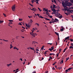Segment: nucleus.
I'll return each mask as SVG.
<instances>
[{
	"instance_id": "f257e3e1",
	"label": "nucleus",
	"mask_w": 73,
	"mask_h": 73,
	"mask_svg": "<svg viewBox=\"0 0 73 73\" xmlns=\"http://www.w3.org/2000/svg\"><path fill=\"white\" fill-rule=\"evenodd\" d=\"M62 4L63 7H64V8H68L66 6L69 7L70 6H71L72 5V3L68 2V1L65 2V3H62Z\"/></svg>"
},
{
	"instance_id": "f03ea898",
	"label": "nucleus",
	"mask_w": 73,
	"mask_h": 73,
	"mask_svg": "<svg viewBox=\"0 0 73 73\" xmlns=\"http://www.w3.org/2000/svg\"><path fill=\"white\" fill-rule=\"evenodd\" d=\"M15 5L13 6L12 7V9L13 11H15V8H16V7L15 6Z\"/></svg>"
},
{
	"instance_id": "7ed1b4c3",
	"label": "nucleus",
	"mask_w": 73,
	"mask_h": 73,
	"mask_svg": "<svg viewBox=\"0 0 73 73\" xmlns=\"http://www.w3.org/2000/svg\"><path fill=\"white\" fill-rule=\"evenodd\" d=\"M30 21H31L29 22V24H30V25H31V24H32V23L33 22V21H32V19H31Z\"/></svg>"
},
{
	"instance_id": "20e7f679",
	"label": "nucleus",
	"mask_w": 73,
	"mask_h": 73,
	"mask_svg": "<svg viewBox=\"0 0 73 73\" xmlns=\"http://www.w3.org/2000/svg\"><path fill=\"white\" fill-rule=\"evenodd\" d=\"M54 21L55 22H57V21H58V20L57 19L55 18L54 19Z\"/></svg>"
},
{
	"instance_id": "39448f33",
	"label": "nucleus",
	"mask_w": 73,
	"mask_h": 73,
	"mask_svg": "<svg viewBox=\"0 0 73 73\" xmlns=\"http://www.w3.org/2000/svg\"><path fill=\"white\" fill-rule=\"evenodd\" d=\"M43 11H46V12H48V9H45V8H44L43 9Z\"/></svg>"
},
{
	"instance_id": "423d86ee",
	"label": "nucleus",
	"mask_w": 73,
	"mask_h": 73,
	"mask_svg": "<svg viewBox=\"0 0 73 73\" xmlns=\"http://www.w3.org/2000/svg\"><path fill=\"white\" fill-rule=\"evenodd\" d=\"M52 11H53V12H54H54H55L56 11V9H52Z\"/></svg>"
},
{
	"instance_id": "0eeeda50",
	"label": "nucleus",
	"mask_w": 73,
	"mask_h": 73,
	"mask_svg": "<svg viewBox=\"0 0 73 73\" xmlns=\"http://www.w3.org/2000/svg\"><path fill=\"white\" fill-rule=\"evenodd\" d=\"M26 26H27V27L29 28V27H31V26H30V25H27V24H26Z\"/></svg>"
},
{
	"instance_id": "6e6552de",
	"label": "nucleus",
	"mask_w": 73,
	"mask_h": 73,
	"mask_svg": "<svg viewBox=\"0 0 73 73\" xmlns=\"http://www.w3.org/2000/svg\"><path fill=\"white\" fill-rule=\"evenodd\" d=\"M32 44H36V43H37L35 41H33L32 42Z\"/></svg>"
},
{
	"instance_id": "1a4fd4ad",
	"label": "nucleus",
	"mask_w": 73,
	"mask_h": 73,
	"mask_svg": "<svg viewBox=\"0 0 73 73\" xmlns=\"http://www.w3.org/2000/svg\"><path fill=\"white\" fill-rule=\"evenodd\" d=\"M32 36H33L34 37H35V34H34V33H33L32 34H30Z\"/></svg>"
},
{
	"instance_id": "9d476101",
	"label": "nucleus",
	"mask_w": 73,
	"mask_h": 73,
	"mask_svg": "<svg viewBox=\"0 0 73 73\" xmlns=\"http://www.w3.org/2000/svg\"><path fill=\"white\" fill-rule=\"evenodd\" d=\"M55 34L56 35H57V36H59V34H58V33L56 32H55Z\"/></svg>"
},
{
	"instance_id": "9b49d317",
	"label": "nucleus",
	"mask_w": 73,
	"mask_h": 73,
	"mask_svg": "<svg viewBox=\"0 0 73 73\" xmlns=\"http://www.w3.org/2000/svg\"><path fill=\"white\" fill-rule=\"evenodd\" d=\"M50 56H52V55H55V54L53 53H50L49 54Z\"/></svg>"
},
{
	"instance_id": "f8f14e48",
	"label": "nucleus",
	"mask_w": 73,
	"mask_h": 73,
	"mask_svg": "<svg viewBox=\"0 0 73 73\" xmlns=\"http://www.w3.org/2000/svg\"><path fill=\"white\" fill-rule=\"evenodd\" d=\"M64 10H65L66 11H67V12H69V11H69V9L67 10V9H66V8H64Z\"/></svg>"
},
{
	"instance_id": "ddd939ff",
	"label": "nucleus",
	"mask_w": 73,
	"mask_h": 73,
	"mask_svg": "<svg viewBox=\"0 0 73 73\" xmlns=\"http://www.w3.org/2000/svg\"><path fill=\"white\" fill-rule=\"evenodd\" d=\"M66 40H68L69 38V36H68L66 37L65 38Z\"/></svg>"
},
{
	"instance_id": "4468645a",
	"label": "nucleus",
	"mask_w": 73,
	"mask_h": 73,
	"mask_svg": "<svg viewBox=\"0 0 73 73\" xmlns=\"http://www.w3.org/2000/svg\"><path fill=\"white\" fill-rule=\"evenodd\" d=\"M69 48L70 49H73V46H70Z\"/></svg>"
},
{
	"instance_id": "2eb2a0df",
	"label": "nucleus",
	"mask_w": 73,
	"mask_h": 73,
	"mask_svg": "<svg viewBox=\"0 0 73 73\" xmlns=\"http://www.w3.org/2000/svg\"><path fill=\"white\" fill-rule=\"evenodd\" d=\"M11 65H12V64L10 63V64H7V66H9Z\"/></svg>"
},
{
	"instance_id": "dca6fc26",
	"label": "nucleus",
	"mask_w": 73,
	"mask_h": 73,
	"mask_svg": "<svg viewBox=\"0 0 73 73\" xmlns=\"http://www.w3.org/2000/svg\"><path fill=\"white\" fill-rule=\"evenodd\" d=\"M30 49H31L32 50H34V49H35L34 48H31V47H30Z\"/></svg>"
},
{
	"instance_id": "f3484780",
	"label": "nucleus",
	"mask_w": 73,
	"mask_h": 73,
	"mask_svg": "<svg viewBox=\"0 0 73 73\" xmlns=\"http://www.w3.org/2000/svg\"><path fill=\"white\" fill-rule=\"evenodd\" d=\"M58 18H59V19H61L62 17V15H61L59 17H58Z\"/></svg>"
},
{
	"instance_id": "a211bd4d",
	"label": "nucleus",
	"mask_w": 73,
	"mask_h": 73,
	"mask_svg": "<svg viewBox=\"0 0 73 73\" xmlns=\"http://www.w3.org/2000/svg\"><path fill=\"white\" fill-rule=\"evenodd\" d=\"M65 72H66L65 73H66L68 72H69V71L68 69L66 70L65 71Z\"/></svg>"
},
{
	"instance_id": "6ab92c4d",
	"label": "nucleus",
	"mask_w": 73,
	"mask_h": 73,
	"mask_svg": "<svg viewBox=\"0 0 73 73\" xmlns=\"http://www.w3.org/2000/svg\"><path fill=\"white\" fill-rule=\"evenodd\" d=\"M72 69V68H69L68 69V70L69 72V71L70 70H71V69Z\"/></svg>"
},
{
	"instance_id": "aec40b11",
	"label": "nucleus",
	"mask_w": 73,
	"mask_h": 73,
	"mask_svg": "<svg viewBox=\"0 0 73 73\" xmlns=\"http://www.w3.org/2000/svg\"><path fill=\"white\" fill-rule=\"evenodd\" d=\"M39 17L40 18H41V19H43V18H44V17H42L41 15Z\"/></svg>"
},
{
	"instance_id": "412c9836",
	"label": "nucleus",
	"mask_w": 73,
	"mask_h": 73,
	"mask_svg": "<svg viewBox=\"0 0 73 73\" xmlns=\"http://www.w3.org/2000/svg\"><path fill=\"white\" fill-rule=\"evenodd\" d=\"M35 25H37L38 26H39V24L38 23H35Z\"/></svg>"
},
{
	"instance_id": "4be33fe9",
	"label": "nucleus",
	"mask_w": 73,
	"mask_h": 73,
	"mask_svg": "<svg viewBox=\"0 0 73 73\" xmlns=\"http://www.w3.org/2000/svg\"><path fill=\"white\" fill-rule=\"evenodd\" d=\"M44 46H43L42 48H41V49L43 50V49H44Z\"/></svg>"
},
{
	"instance_id": "5701e85b",
	"label": "nucleus",
	"mask_w": 73,
	"mask_h": 73,
	"mask_svg": "<svg viewBox=\"0 0 73 73\" xmlns=\"http://www.w3.org/2000/svg\"><path fill=\"white\" fill-rule=\"evenodd\" d=\"M34 1H35V0H32L31 1V2L32 4H33V3H34Z\"/></svg>"
},
{
	"instance_id": "b1692460",
	"label": "nucleus",
	"mask_w": 73,
	"mask_h": 73,
	"mask_svg": "<svg viewBox=\"0 0 73 73\" xmlns=\"http://www.w3.org/2000/svg\"><path fill=\"white\" fill-rule=\"evenodd\" d=\"M51 49L52 50H53V49H54V47H53V46H52L51 47Z\"/></svg>"
},
{
	"instance_id": "393cba45",
	"label": "nucleus",
	"mask_w": 73,
	"mask_h": 73,
	"mask_svg": "<svg viewBox=\"0 0 73 73\" xmlns=\"http://www.w3.org/2000/svg\"><path fill=\"white\" fill-rule=\"evenodd\" d=\"M9 21H10V22H13V20H9Z\"/></svg>"
},
{
	"instance_id": "a878e982",
	"label": "nucleus",
	"mask_w": 73,
	"mask_h": 73,
	"mask_svg": "<svg viewBox=\"0 0 73 73\" xmlns=\"http://www.w3.org/2000/svg\"><path fill=\"white\" fill-rule=\"evenodd\" d=\"M17 48L16 47V46H15L14 47L13 49H17Z\"/></svg>"
},
{
	"instance_id": "bb28decb",
	"label": "nucleus",
	"mask_w": 73,
	"mask_h": 73,
	"mask_svg": "<svg viewBox=\"0 0 73 73\" xmlns=\"http://www.w3.org/2000/svg\"><path fill=\"white\" fill-rule=\"evenodd\" d=\"M31 31H32V32L30 33V34H32V33H33V32H34V30H33V31L31 30Z\"/></svg>"
},
{
	"instance_id": "cd10ccee",
	"label": "nucleus",
	"mask_w": 73,
	"mask_h": 73,
	"mask_svg": "<svg viewBox=\"0 0 73 73\" xmlns=\"http://www.w3.org/2000/svg\"><path fill=\"white\" fill-rule=\"evenodd\" d=\"M61 31H64V28H62L60 29Z\"/></svg>"
},
{
	"instance_id": "c85d7f7f",
	"label": "nucleus",
	"mask_w": 73,
	"mask_h": 73,
	"mask_svg": "<svg viewBox=\"0 0 73 73\" xmlns=\"http://www.w3.org/2000/svg\"><path fill=\"white\" fill-rule=\"evenodd\" d=\"M11 47L10 49H11L13 47V46H12V44H10Z\"/></svg>"
},
{
	"instance_id": "c756f323",
	"label": "nucleus",
	"mask_w": 73,
	"mask_h": 73,
	"mask_svg": "<svg viewBox=\"0 0 73 73\" xmlns=\"http://www.w3.org/2000/svg\"><path fill=\"white\" fill-rule=\"evenodd\" d=\"M63 60H62V61L60 62V64H62V63H63Z\"/></svg>"
},
{
	"instance_id": "7c9ffc66",
	"label": "nucleus",
	"mask_w": 73,
	"mask_h": 73,
	"mask_svg": "<svg viewBox=\"0 0 73 73\" xmlns=\"http://www.w3.org/2000/svg\"><path fill=\"white\" fill-rule=\"evenodd\" d=\"M38 9L40 11V12H41V11H42V10L41 9H40L39 8H38Z\"/></svg>"
},
{
	"instance_id": "2f4dec72",
	"label": "nucleus",
	"mask_w": 73,
	"mask_h": 73,
	"mask_svg": "<svg viewBox=\"0 0 73 73\" xmlns=\"http://www.w3.org/2000/svg\"><path fill=\"white\" fill-rule=\"evenodd\" d=\"M19 21H23V19H19Z\"/></svg>"
},
{
	"instance_id": "473e14b6",
	"label": "nucleus",
	"mask_w": 73,
	"mask_h": 73,
	"mask_svg": "<svg viewBox=\"0 0 73 73\" xmlns=\"http://www.w3.org/2000/svg\"><path fill=\"white\" fill-rule=\"evenodd\" d=\"M48 50H50L51 52H52V50L51 48H50L48 49Z\"/></svg>"
},
{
	"instance_id": "72a5a7b5",
	"label": "nucleus",
	"mask_w": 73,
	"mask_h": 73,
	"mask_svg": "<svg viewBox=\"0 0 73 73\" xmlns=\"http://www.w3.org/2000/svg\"><path fill=\"white\" fill-rule=\"evenodd\" d=\"M53 8H55V7H56V5H54V4H53Z\"/></svg>"
},
{
	"instance_id": "f704fd0d",
	"label": "nucleus",
	"mask_w": 73,
	"mask_h": 73,
	"mask_svg": "<svg viewBox=\"0 0 73 73\" xmlns=\"http://www.w3.org/2000/svg\"><path fill=\"white\" fill-rule=\"evenodd\" d=\"M69 57H68V58H66V61H68V60H69Z\"/></svg>"
},
{
	"instance_id": "c9c22d12",
	"label": "nucleus",
	"mask_w": 73,
	"mask_h": 73,
	"mask_svg": "<svg viewBox=\"0 0 73 73\" xmlns=\"http://www.w3.org/2000/svg\"><path fill=\"white\" fill-rule=\"evenodd\" d=\"M70 41H71V42H73V40L72 39H70Z\"/></svg>"
},
{
	"instance_id": "e433bc0d",
	"label": "nucleus",
	"mask_w": 73,
	"mask_h": 73,
	"mask_svg": "<svg viewBox=\"0 0 73 73\" xmlns=\"http://www.w3.org/2000/svg\"><path fill=\"white\" fill-rule=\"evenodd\" d=\"M56 62H55L53 64V65H55V64H56Z\"/></svg>"
},
{
	"instance_id": "4c0bfd02",
	"label": "nucleus",
	"mask_w": 73,
	"mask_h": 73,
	"mask_svg": "<svg viewBox=\"0 0 73 73\" xmlns=\"http://www.w3.org/2000/svg\"><path fill=\"white\" fill-rule=\"evenodd\" d=\"M62 50V49H60L59 50V51H60L59 52V54L60 53V52H61V51Z\"/></svg>"
},
{
	"instance_id": "58836bf2",
	"label": "nucleus",
	"mask_w": 73,
	"mask_h": 73,
	"mask_svg": "<svg viewBox=\"0 0 73 73\" xmlns=\"http://www.w3.org/2000/svg\"><path fill=\"white\" fill-rule=\"evenodd\" d=\"M29 17V19H30V18H31V17H32V16H28Z\"/></svg>"
},
{
	"instance_id": "ea45409f",
	"label": "nucleus",
	"mask_w": 73,
	"mask_h": 73,
	"mask_svg": "<svg viewBox=\"0 0 73 73\" xmlns=\"http://www.w3.org/2000/svg\"><path fill=\"white\" fill-rule=\"evenodd\" d=\"M36 3L37 4H39V3H38V1H37L36 2Z\"/></svg>"
},
{
	"instance_id": "a19ab883",
	"label": "nucleus",
	"mask_w": 73,
	"mask_h": 73,
	"mask_svg": "<svg viewBox=\"0 0 73 73\" xmlns=\"http://www.w3.org/2000/svg\"><path fill=\"white\" fill-rule=\"evenodd\" d=\"M3 41H8V40H5L4 39H3Z\"/></svg>"
},
{
	"instance_id": "79ce46f5",
	"label": "nucleus",
	"mask_w": 73,
	"mask_h": 73,
	"mask_svg": "<svg viewBox=\"0 0 73 73\" xmlns=\"http://www.w3.org/2000/svg\"><path fill=\"white\" fill-rule=\"evenodd\" d=\"M48 51H46L44 53V54H46V52H48Z\"/></svg>"
},
{
	"instance_id": "37998d69",
	"label": "nucleus",
	"mask_w": 73,
	"mask_h": 73,
	"mask_svg": "<svg viewBox=\"0 0 73 73\" xmlns=\"http://www.w3.org/2000/svg\"><path fill=\"white\" fill-rule=\"evenodd\" d=\"M44 73H48V71H46Z\"/></svg>"
},
{
	"instance_id": "c03bdc74",
	"label": "nucleus",
	"mask_w": 73,
	"mask_h": 73,
	"mask_svg": "<svg viewBox=\"0 0 73 73\" xmlns=\"http://www.w3.org/2000/svg\"><path fill=\"white\" fill-rule=\"evenodd\" d=\"M19 60H21V61H23V59H22V58H20L19 59Z\"/></svg>"
},
{
	"instance_id": "a18cd8bd",
	"label": "nucleus",
	"mask_w": 73,
	"mask_h": 73,
	"mask_svg": "<svg viewBox=\"0 0 73 73\" xmlns=\"http://www.w3.org/2000/svg\"><path fill=\"white\" fill-rule=\"evenodd\" d=\"M13 23L12 22H10L9 23V24H12Z\"/></svg>"
},
{
	"instance_id": "49530a36",
	"label": "nucleus",
	"mask_w": 73,
	"mask_h": 73,
	"mask_svg": "<svg viewBox=\"0 0 73 73\" xmlns=\"http://www.w3.org/2000/svg\"><path fill=\"white\" fill-rule=\"evenodd\" d=\"M49 17H50V18H52V16H49Z\"/></svg>"
},
{
	"instance_id": "de8ad7c7",
	"label": "nucleus",
	"mask_w": 73,
	"mask_h": 73,
	"mask_svg": "<svg viewBox=\"0 0 73 73\" xmlns=\"http://www.w3.org/2000/svg\"><path fill=\"white\" fill-rule=\"evenodd\" d=\"M59 55V54H57L56 55L57 57H58V55Z\"/></svg>"
},
{
	"instance_id": "09e8293b",
	"label": "nucleus",
	"mask_w": 73,
	"mask_h": 73,
	"mask_svg": "<svg viewBox=\"0 0 73 73\" xmlns=\"http://www.w3.org/2000/svg\"><path fill=\"white\" fill-rule=\"evenodd\" d=\"M71 46H73V43H72L71 44H70Z\"/></svg>"
},
{
	"instance_id": "8fccbe9b",
	"label": "nucleus",
	"mask_w": 73,
	"mask_h": 73,
	"mask_svg": "<svg viewBox=\"0 0 73 73\" xmlns=\"http://www.w3.org/2000/svg\"><path fill=\"white\" fill-rule=\"evenodd\" d=\"M3 15L4 16H5V17H6V15H5V14L3 13Z\"/></svg>"
},
{
	"instance_id": "3c124183",
	"label": "nucleus",
	"mask_w": 73,
	"mask_h": 73,
	"mask_svg": "<svg viewBox=\"0 0 73 73\" xmlns=\"http://www.w3.org/2000/svg\"><path fill=\"white\" fill-rule=\"evenodd\" d=\"M44 19H45V20H48V18H44Z\"/></svg>"
},
{
	"instance_id": "603ef678",
	"label": "nucleus",
	"mask_w": 73,
	"mask_h": 73,
	"mask_svg": "<svg viewBox=\"0 0 73 73\" xmlns=\"http://www.w3.org/2000/svg\"><path fill=\"white\" fill-rule=\"evenodd\" d=\"M18 24L19 25H22L21 24V23H19V24Z\"/></svg>"
},
{
	"instance_id": "864d4df0",
	"label": "nucleus",
	"mask_w": 73,
	"mask_h": 73,
	"mask_svg": "<svg viewBox=\"0 0 73 73\" xmlns=\"http://www.w3.org/2000/svg\"><path fill=\"white\" fill-rule=\"evenodd\" d=\"M3 21H0V23H3Z\"/></svg>"
},
{
	"instance_id": "5fc2aeb1",
	"label": "nucleus",
	"mask_w": 73,
	"mask_h": 73,
	"mask_svg": "<svg viewBox=\"0 0 73 73\" xmlns=\"http://www.w3.org/2000/svg\"><path fill=\"white\" fill-rule=\"evenodd\" d=\"M50 59H53V58H52V57H51V56H50Z\"/></svg>"
},
{
	"instance_id": "6e6d98bb",
	"label": "nucleus",
	"mask_w": 73,
	"mask_h": 73,
	"mask_svg": "<svg viewBox=\"0 0 73 73\" xmlns=\"http://www.w3.org/2000/svg\"><path fill=\"white\" fill-rule=\"evenodd\" d=\"M18 72H19V71H16L15 72V73H17Z\"/></svg>"
},
{
	"instance_id": "4d7b16f0",
	"label": "nucleus",
	"mask_w": 73,
	"mask_h": 73,
	"mask_svg": "<svg viewBox=\"0 0 73 73\" xmlns=\"http://www.w3.org/2000/svg\"><path fill=\"white\" fill-rule=\"evenodd\" d=\"M49 23H50V24H52V22L50 21V22H49Z\"/></svg>"
},
{
	"instance_id": "13d9d810",
	"label": "nucleus",
	"mask_w": 73,
	"mask_h": 73,
	"mask_svg": "<svg viewBox=\"0 0 73 73\" xmlns=\"http://www.w3.org/2000/svg\"><path fill=\"white\" fill-rule=\"evenodd\" d=\"M55 22V21H54V20L53 21H52V23H53V24H54V22Z\"/></svg>"
},
{
	"instance_id": "bf43d9fd",
	"label": "nucleus",
	"mask_w": 73,
	"mask_h": 73,
	"mask_svg": "<svg viewBox=\"0 0 73 73\" xmlns=\"http://www.w3.org/2000/svg\"><path fill=\"white\" fill-rule=\"evenodd\" d=\"M53 20H54V19L53 18H52V20H51V21H53Z\"/></svg>"
},
{
	"instance_id": "052dcab7",
	"label": "nucleus",
	"mask_w": 73,
	"mask_h": 73,
	"mask_svg": "<svg viewBox=\"0 0 73 73\" xmlns=\"http://www.w3.org/2000/svg\"><path fill=\"white\" fill-rule=\"evenodd\" d=\"M69 12H73V10H70L69 11Z\"/></svg>"
},
{
	"instance_id": "680f3d73",
	"label": "nucleus",
	"mask_w": 73,
	"mask_h": 73,
	"mask_svg": "<svg viewBox=\"0 0 73 73\" xmlns=\"http://www.w3.org/2000/svg\"><path fill=\"white\" fill-rule=\"evenodd\" d=\"M54 3H56V0H54Z\"/></svg>"
},
{
	"instance_id": "e2e57ef3",
	"label": "nucleus",
	"mask_w": 73,
	"mask_h": 73,
	"mask_svg": "<svg viewBox=\"0 0 73 73\" xmlns=\"http://www.w3.org/2000/svg\"><path fill=\"white\" fill-rule=\"evenodd\" d=\"M58 40H60V38H59V36H58Z\"/></svg>"
},
{
	"instance_id": "0e129e2a",
	"label": "nucleus",
	"mask_w": 73,
	"mask_h": 73,
	"mask_svg": "<svg viewBox=\"0 0 73 73\" xmlns=\"http://www.w3.org/2000/svg\"><path fill=\"white\" fill-rule=\"evenodd\" d=\"M37 16H40V14H37Z\"/></svg>"
},
{
	"instance_id": "69168bd1",
	"label": "nucleus",
	"mask_w": 73,
	"mask_h": 73,
	"mask_svg": "<svg viewBox=\"0 0 73 73\" xmlns=\"http://www.w3.org/2000/svg\"><path fill=\"white\" fill-rule=\"evenodd\" d=\"M16 38L17 39H18V36H17Z\"/></svg>"
},
{
	"instance_id": "338daca9",
	"label": "nucleus",
	"mask_w": 73,
	"mask_h": 73,
	"mask_svg": "<svg viewBox=\"0 0 73 73\" xmlns=\"http://www.w3.org/2000/svg\"><path fill=\"white\" fill-rule=\"evenodd\" d=\"M71 17H72V19H73V15H71Z\"/></svg>"
},
{
	"instance_id": "774afa93",
	"label": "nucleus",
	"mask_w": 73,
	"mask_h": 73,
	"mask_svg": "<svg viewBox=\"0 0 73 73\" xmlns=\"http://www.w3.org/2000/svg\"><path fill=\"white\" fill-rule=\"evenodd\" d=\"M31 10H34V8H33V9H30Z\"/></svg>"
}]
</instances>
